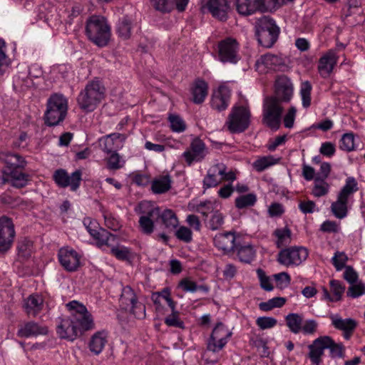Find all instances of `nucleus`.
<instances>
[{"instance_id":"nucleus-22","label":"nucleus","mask_w":365,"mask_h":365,"mask_svg":"<svg viewBox=\"0 0 365 365\" xmlns=\"http://www.w3.org/2000/svg\"><path fill=\"white\" fill-rule=\"evenodd\" d=\"M331 341V337L323 336L314 339L311 345L309 346V356L311 361L314 365H319L322 361V356L324 351L329 346Z\"/></svg>"},{"instance_id":"nucleus-12","label":"nucleus","mask_w":365,"mask_h":365,"mask_svg":"<svg viewBox=\"0 0 365 365\" xmlns=\"http://www.w3.org/2000/svg\"><path fill=\"white\" fill-rule=\"evenodd\" d=\"M308 251L303 247H292L282 250L277 255V262L286 267L301 264L308 257Z\"/></svg>"},{"instance_id":"nucleus-1","label":"nucleus","mask_w":365,"mask_h":365,"mask_svg":"<svg viewBox=\"0 0 365 365\" xmlns=\"http://www.w3.org/2000/svg\"><path fill=\"white\" fill-rule=\"evenodd\" d=\"M0 162L4 165L2 169L4 182L17 188L24 187L28 184L29 176L23 172L27 165L24 156L15 152L1 150Z\"/></svg>"},{"instance_id":"nucleus-31","label":"nucleus","mask_w":365,"mask_h":365,"mask_svg":"<svg viewBox=\"0 0 365 365\" xmlns=\"http://www.w3.org/2000/svg\"><path fill=\"white\" fill-rule=\"evenodd\" d=\"M333 326L340 330L345 331V338L349 339V334L356 327V322L351 319H342L337 314H331L329 317Z\"/></svg>"},{"instance_id":"nucleus-57","label":"nucleus","mask_w":365,"mask_h":365,"mask_svg":"<svg viewBox=\"0 0 365 365\" xmlns=\"http://www.w3.org/2000/svg\"><path fill=\"white\" fill-rule=\"evenodd\" d=\"M318 327L319 324L315 319H308L303 320L301 333L304 335L312 336L317 331Z\"/></svg>"},{"instance_id":"nucleus-18","label":"nucleus","mask_w":365,"mask_h":365,"mask_svg":"<svg viewBox=\"0 0 365 365\" xmlns=\"http://www.w3.org/2000/svg\"><path fill=\"white\" fill-rule=\"evenodd\" d=\"M58 257L61 266L68 272H74L80 267L81 256L70 247L61 248Z\"/></svg>"},{"instance_id":"nucleus-15","label":"nucleus","mask_w":365,"mask_h":365,"mask_svg":"<svg viewBox=\"0 0 365 365\" xmlns=\"http://www.w3.org/2000/svg\"><path fill=\"white\" fill-rule=\"evenodd\" d=\"M82 172L80 170H76L69 175L66 170L58 169L53 175V179L58 187H70L72 191H76L79 187Z\"/></svg>"},{"instance_id":"nucleus-52","label":"nucleus","mask_w":365,"mask_h":365,"mask_svg":"<svg viewBox=\"0 0 365 365\" xmlns=\"http://www.w3.org/2000/svg\"><path fill=\"white\" fill-rule=\"evenodd\" d=\"M151 6L161 13H169L173 9V0H150Z\"/></svg>"},{"instance_id":"nucleus-10","label":"nucleus","mask_w":365,"mask_h":365,"mask_svg":"<svg viewBox=\"0 0 365 365\" xmlns=\"http://www.w3.org/2000/svg\"><path fill=\"white\" fill-rule=\"evenodd\" d=\"M236 179L235 173L232 170H227V167L223 163L212 165L208 170L203 180V185L206 188L214 187L221 183L222 181L233 182Z\"/></svg>"},{"instance_id":"nucleus-43","label":"nucleus","mask_w":365,"mask_h":365,"mask_svg":"<svg viewBox=\"0 0 365 365\" xmlns=\"http://www.w3.org/2000/svg\"><path fill=\"white\" fill-rule=\"evenodd\" d=\"M171 314L165 318V324L168 327L184 329L185 324L180 317V312L176 309V305L173 308H170Z\"/></svg>"},{"instance_id":"nucleus-37","label":"nucleus","mask_w":365,"mask_h":365,"mask_svg":"<svg viewBox=\"0 0 365 365\" xmlns=\"http://www.w3.org/2000/svg\"><path fill=\"white\" fill-rule=\"evenodd\" d=\"M277 247L286 246L291 242V231L287 227L277 228L273 232Z\"/></svg>"},{"instance_id":"nucleus-55","label":"nucleus","mask_w":365,"mask_h":365,"mask_svg":"<svg viewBox=\"0 0 365 365\" xmlns=\"http://www.w3.org/2000/svg\"><path fill=\"white\" fill-rule=\"evenodd\" d=\"M339 148L346 152H351L355 148L354 136L353 133H345L339 142Z\"/></svg>"},{"instance_id":"nucleus-47","label":"nucleus","mask_w":365,"mask_h":365,"mask_svg":"<svg viewBox=\"0 0 365 365\" xmlns=\"http://www.w3.org/2000/svg\"><path fill=\"white\" fill-rule=\"evenodd\" d=\"M108 155V156L106 158L108 169L116 170L122 168L124 166L125 160L117 153V151L113 152Z\"/></svg>"},{"instance_id":"nucleus-20","label":"nucleus","mask_w":365,"mask_h":365,"mask_svg":"<svg viewBox=\"0 0 365 365\" xmlns=\"http://www.w3.org/2000/svg\"><path fill=\"white\" fill-rule=\"evenodd\" d=\"M206 146L203 141L197 138L193 139L189 149L182 153V157L188 165L194 162L201 161L206 155Z\"/></svg>"},{"instance_id":"nucleus-9","label":"nucleus","mask_w":365,"mask_h":365,"mask_svg":"<svg viewBox=\"0 0 365 365\" xmlns=\"http://www.w3.org/2000/svg\"><path fill=\"white\" fill-rule=\"evenodd\" d=\"M140 212L139 227L145 235H151L154 231V222L160 217V208L149 201H143L139 204Z\"/></svg>"},{"instance_id":"nucleus-49","label":"nucleus","mask_w":365,"mask_h":365,"mask_svg":"<svg viewBox=\"0 0 365 365\" xmlns=\"http://www.w3.org/2000/svg\"><path fill=\"white\" fill-rule=\"evenodd\" d=\"M285 303L286 299L284 297H278L259 303V307L263 312H269L274 308L282 307Z\"/></svg>"},{"instance_id":"nucleus-30","label":"nucleus","mask_w":365,"mask_h":365,"mask_svg":"<svg viewBox=\"0 0 365 365\" xmlns=\"http://www.w3.org/2000/svg\"><path fill=\"white\" fill-rule=\"evenodd\" d=\"M46 327H41L34 322H28L22 326L18 331V335L21 337H31L43 335L47 333Z\"/></svg>"},{"instance_id":"nucleus-2","label":"nucleus","mask_w":365,"mask_h":365,"mask_svg":"<svg viewBox=\"0 0 365 365\" xmlns=\"http://www.w3.org/2000/svg\"><path fill=\"white\" fill-rule=\"evenodd\" d=\"M292 93H273L263 101L262 123L272 129L277 130L282 123L283 105L289 102Z\"/></svg>"},{"instance_id":"nucleus-5","label":"nucleus","mask_w":365,"mask_h":365,"mask_svg":"<svg viewBox=\"0 0 365 365\" xmlns=\"http://www.w3.org/2000/svg\"><path fill=\"white\" fill-rule=\"evenodd\" d=\"M255 31L259 43L265 48H271L275 43L280 31L275 21L268 16L256 21Z\"/></svg>"},{"instance_id":"nucleus-48","label":"nucleus","mask_w":365,"mask_h":365,"mask_svg":"<svg viewBox=\"0 0 365 365\" xmlns=\"http://www.w3.org/2000/svg\"><path fill=\"white\" fill-rule=\"evenodd\" d=\"M257 196L254 193L240 195L235 199V206L238 209H243L255 205Z\"/></svg>"},{"instance_id":"nucleus-46","label":"nucleus","mask_w":365,"mask_h":365,"mask_svg":"<svg viewBox=\"0 0 365 365\" xmlns=\"http://www.w3.org/2000/svg\"><path fill=\"white\" fill-rule=\"evenodd\" d=\"M357 190L356 180L353 177H349L346 178L345 185L343 186L338 195L348 200L349 197Z\"/></svg>"},{"instance_id":"nucleus-59","label":"nucleus","mask_w":365,"mask_h":365,"mask_svg":"<svg viewBox=\"0 0 365 365\" xmlns=\"http://www.w3.org/2000/svg\"><path fill=\"white\" fill-rule=\"evenodd\" d=\"M256 324L262 329H269L277 324V320L272 317H259L256 319Z\"/></svg>"},{"instance_id":"nucleus-45","label":"nucleus","mask_w":365,"mask_h":365,"mask_svg":"<svg viewBox=\"0 0 365 365\" xmlns=\"http://www.w3.org/2000/svg\"><path fill=\"white\" fill-rule=\"evenodd\" d=\"M168 119L173 132L180 133L186 130V123L179 115L170 113Z\"/></svg>"},{"instance_id":"nucleus-27","label":"nucleus","mask_w":365,"mask_h":365,"mask_svg":"<svg viewBox=\"0 0 365 365\" xmlns=\"http://www.w3.org/2000/svg\"><path fill=\"white\" fill-rule=\"evenodd\" d=\"M103 93H80L77 101L80 108L86 111H93L100 103Z\"/></svg>"},{"instance_id":"nucleus-36","label":"nucleus","mask_w":365,"mask_h":365,"mask_svg":"<svg viewBox=\"0 0 365 365\" xmlns=\"http://www.w3.org/2000/svg\"><path fill=\"white\" fill-rule=\"evenodd\" d=\"M347 202L348 200L338 195L336 201L331 204V212L336 218L343 219L346 217Z\"/></svg>"},{"instance_id":"nucleus-6","label":"nucleus","mask_w":365,"mask_h":365,"mask_svg":"<svg viewBox=\"0 0 365 365\" xmlns=\"http://www.w3.org/2000/svg\"><path fill=\"white\" fill-rule=\"evenodd\" d=\"M250 111L245 106L232 107L225 126L231 133H240L247 130L250 123Z\"/></svg>"},{"instance_id":"nucleus-14","label":"nucleus","mask_w":365,"mask_h":365,"mask_svg":"<svg viewBox=\"0 0 365 365\" xmlns=\"http://www.w3.org/2000/svg\"><path fill=\"white\" fill-rule=\"evenodd\" d=\"M16 232L11 218L6 215L0 217V255L7 252L14 242Z\"/></svg>"},{"instance_id":"nucleus-61","label":"nucleus","mask_w":365,"mask_h":365,"mask_svg":"<svg viewBox=\"0 0 365 365\" xmlns=\"http://www.w3.org/2000/svg\"><path fill=\"white\" fill-rule=\"evenodd\" d=\"M32 242L28 239H24L19 242L17 249L19 255L23 257H27L31 255Z\"/></svg>"},{"instance_id":"nucleus-23","label":"nucleus","mask_w":365,"mask_h":365,"mask_svg":"<svg viewBox=\"0 0 365 365\" xmlns=\"http://www.w3.org/2000/svg\"><path fill=\"white\" fill-rule=\"evenodd\" d=\"M57 334L60 338L73 341L83 333L72 321L71 317H68L61 319L57 327Z\"/></svg>"},{"instance_id":"nucleus-51","label":"nucleus","mask_w":365,"mask_h":365,"mask_svg":"<svg viewBox=\"0 0 365 365\" xmlns=\"http://www.w3.org/2000/svg\"><path fill=\"white\" fill-rule=\"evenodd\" d=\"M14 88L20 91H26L28 90H36L37 87L31 78L26 77L23 79L18 78L14 82Z\"/></svg>"},{"instance_id":"nucleus-25","label":"nucleus","mask_w":365,"mask_h":365,"mask_svg":"<svg viewBox=\"0 0 365 365\" xmlns=\"http://www.w3.org/2000/svg\"><path fill=\"white\" fill-rule=\"evenodd\" d=\"M109 339L108 332L105 330L95 332L88 341L89 351L94 355L98 356L104 350Z\"/></svg>"},{"instance_id":"nucleus-16","label":"nucleus","mask_w":365,"mask_h":365,"mask_svg":"<svg viewBox=\"0 0 365 365\" xmlns=\"http://www.w3.org/2000/svg\"><path fill=\"white\" fill-rule=\"evenodd\" d=\"M120 300L126 309H130L136 318L145 317V306L138 302L136 295L130 287L126 286L123 288Z\"/></svg>"},{"instance_id":"nucleus-58","label":"nucleus","mask_w":365,"mask_h":365,"mask_svg":"<svg viewBox=\"0 0 365 365\" xmlns=\"http://www.w3.org/2000/svg\"><path fill=\"white\" fill-rule=\"evenodd\" d=\"M111 252L116 258L121 260H129L133 256L131 250L124 246L114 247L111 249Z\"/></svg>"},{"instance_id":"nucleus-38","label":"nucleus","mask_w":365,"mask_h":365,"mask_svg":"<svg viewBox=\"0 0 365 365\" xmlns=\"http://www.w3.org/2000/svg\"><path fill=\"white\" fill-rule=\"evenodd\" d=\"M165 228L173 230L178 225V219L175 213L172 210H165L163 212L160 211V217Z\"/></svg>"},{"instance_id":"nucleus-62","label":"nucleus","mask_w":365,"mask_h":365,"mask_svg":"<svg viewBox=\"0 0 365 365\" xmlns=\"http://www.w3.org/2000/svg\"><path fill=\"white\" fill-rule=\"evenodd\" d=\"M257 274L259 278L261 287L266 291H272L273 289V286L271 279L266 275L265 272L262 269H257Z\"/></svg>"},{"instance_id":"nucleus-64","label":"nucleus","mask_w":365,"mask_h":365,"mask_svg":"<svg viewBox=\"0 0 365 365\" xmlns=\"http://www.w3.org/2000/svg\"><path fill=\"white\" fill-rule=\"evenodd\" d=\"M277 282V287L279 288H285L288 287L291 282V277L287 272H280L273 275Z\"/></svg>"},{"instance_id":"nucleus-19","label":"nucleus","mask_w":365,"mask_h":365,"mask_svg":"<svg viewBox=\"0 0 365 365\" xmlns=\"http://www.w3.org/2000/svg\"><path fill=\"white\" fill-rule=\"evenodd\" d=\"M126 136L124 134L113 133L101 137L99 147L106 154H110L121 149L123 146Z\"/></svg>"},{"instance_id":"nucleus-50","label":"nucleus","mask_w":365,"mask_h":365,"mask_svg":"<svg viewBox=\"0 0 365 365\" xmlns=\"http://www.w3.org/2000/svg\"><path fill=\"white\" fill-rule=\"evenodd\" d=\"M348 257L344 252L336 251L331 257V262L336 271H341L346 267Z\"/></svg>"},{"instance_id":"nucleus-53","label":"nucleus","mask_w":365,"mask_h":365,"mask_svg":"<svg viewBox=\"0 0 365 365\" xmlns=\"http://www.w3.org/2000/svg\"><path fill=\"white\" fill-rule=\"evenodd\" d=\"M333 300L338 302L341 299L345 290V286L339 280L332 279L329 282Z\"/></svg>"},{"instance_id":"nucleus-35","label":"nucleus","mask_w":365,"mask_h":365,"mask_svg":"<svg viewBox=\"0 0 365 365\" xmlns=\"http://www.w3.org/2000/svg\"><path fill=\"white\" fill-rule=\"evenodd\" d=\"M229 93H212L211 97V106L219 111L225 110L230 103Z\"/></svg>"},{"instance_id":"nucleus-7","label":"nucleus","mask_w":365,"mask_h":365,"mask_svg":"<svg viewBox=\"0 0 365 365\" xmlns=\"http://www.w3.org/2000/svg\"><path fill=\"white\" fill-rule=\"evenodd\" d=\"M66 307L70 312L71 319L83 333L94 329L93 318L83 304L73 300L68 302Z\"/></svg>"},{"instance_id":"nucleus-42","label":"nucleus","mask_w":365,"mask_h":365,"mask_svg":"<svg viewBox=\"0 0 365 365\" xmlns=\"http://www.w3.org/2000/svg\"><path fill=\"white\" fill-rule=\"evenodd\" d=\"M329 191V185L324 179L316 176L314 181V185L312 193L314 197H320L328 194Z\"/></svg>"},{"instance_id":"nucleus-63","label":"nucleus","mask_w":365,"mask_h":365,"mask_svg":"<svg viewBox=\"0 0 365 365\" xmlns=\"http://www.w3.org/2000/svg\"><path fill=\"white\" fill-rule=\"evenodd\" d=\"M178 239L185 242H190L192 240V233L190 228L185 226H180L175 232Z\"/></svg>"},{"instance_id":"nucleus-44","label":"nucleus","mask_w":365,"mask_h":365,"mask_svg":"<svg viewBox=\"0 0 365 365\" xmlns=\"http://www.w3.org/2000/svg\"><path fill=\"white\" fill-rule=\"evenodd\" d=\"M237 254L241 262L250 263L255 256V251L251 245L247 244L240 246Z\"/></svg>"},{"instance_id":"nucleus-26","label":"nucleus","mask_w":365,"mask_h":365,"mask_svg":"<svg viewBox=\"0 0 365 365\" xmlns=\"http://www.w3.org/2000/svg\"><path fill=\"white\" fill-rule=\"evenodd\" d=\"M337 61L338 57L336 53L332 50L329 51L322 56L318 63V71L320 76L323 78L329 76Z\"/></svg>"},{"instance_id":"nucleus-56","label":"nucleus","mask_w":365,"mask_h":365,"mask_svg":"<svg viewBox=\"0 0 365 365\" xmlns=\"http://www.w3.org/2000/svg\"><path fill=\"white\" fill-rule=\"evenodd\" d=\"M346 294L351 298H357L365 294V284L361 281L351 284Z\"/></svg>"},{"instance_id":"nucleus-29","label":"nucleus","mask_w":365,"mask_h":365,"mask_svg":"<svg viewBox=\"0 0 365 365\" xmlns=\"http://www.w3.org/2000/svg\"><path fill=\"white\" fill-rule=\"evenodd\" d=\"M261 0H236V9L242 16H250L260 11Z\"/></svg>"},{"instance_id":"nucleus-33","label":"nucleus","mask_w":365,"mask_h":365,"mask_svg":"<svg viewBox=\"0 0 365 365\" xmlns=\"http://www.w3.org/2000/svg\"><path fill=\"white\" fill-rule=\"evenodd\" d=\"M151 299L155 306L156 309L161 307V302L164 300L167 302L170 308H173L176 302L171 297L170 291L168 288L163 289L161 292H155L152 294Z\"/></svg>"},{"instance_id":"nucleus-34","label":"nucleus","mask_w":365,"mask_h":365,"mask_svg":"<svg viewBox=\"0 0 365 365\" xmlns=\"http://www.w3.org/2000/svg\"><path fill=\"white\" fill-rule=\"evenodd\" d=\"M303 320V315L298 313H289L285 317L287 327L295 334L301 332Z\"/></svg>"},{"instance_id":"nucleus-60","label":"nucleus","mask_w":365,"mask_h":365,"mask_svg":"<svg viewBox=\"0 0 365 365\" xmlns=\"http://www.w3.org/2000/svg\"><path fill=\"white\" fill-rule=\"evenodd\" d=\"M296 116V108L294 106L289 107L283 117V123L284 127L289 129L292 128L294 127Z\"/></svg>"},{"instance_id":"nucleus-3","label":"nucleus","mask_w":365,"mask_h":365,"mask_svg":"<svg viewBox=\"0 0 365 365\" xmlns=\"http://www.w3.org/2000/svg\"><path fill=\"white\" fill-rule=\"evenodd\" d=\"M68 109V99L61 93H53L47 101L44 123L50 127L60 125L65 120Z\"/></svg>"},{"instance_id":"nucleus-54","label":"nucleus","mask_w":365,"mask_h":365,"mask_svg":"<svg viewBox=\"0 0 365 365\" xmlns=\"http://www.w3.org/2000/svg\"><path fill=\"white\" fill-rule=\"evenodd\" d=\"M11 63L6 54V46L4 41L0 40V75H3Z\"/></svg>"},{"instance_id":"nucleus-11","label":"nucleus","mask_w":365,"mask_h":365,"mask_svg":"<svg viewBox=\"0 0 365 365\" xmlns=\"http://www.w3.org/2000/svg\"><path fill=\"white\" fill-rule=\"evenodd\" d=\"M232 332L222 323H218L214 327L207 343V349L213 353L221 351L231 338Z\"/></svg>"},{"instance_id":"nucleus-39","label":"nucleus","mask_w":365,"mask_h":365,"mask_svg":"<svg viewBox=\"0 0 365 365\" xmlns=\"http://www.w3.org/2000/svg\"><path fill=\"white\" fill-rule=\"evenodd\" d=\"M132 20L128 16H124L118 21L117 33L123 39H128L131 36Z\"/></svg>"},{"instance_id":"nucleus-21","label":"nucleus","mask_w":365,"mask_h":365,"mask_svg":"<svg viewBox=\"0 0 365 365\" xmlns=\"http://www.w3.org/2000/svg\"><path fill=\"white\" fill-rule=\"evenodd\" d=\"M83 225L88 232L96 240L99 246L108 245L114 237L113 235L106 230L99 228L97 222L95 220H91L90 218H85L83 220Z\"/></svg>"},{"instance_id":"nucleus-28","label":"nucleus","mask_w":365,"mask_h":365,"mask_svg":"<svg viewBox=\"0 0 365 365\" xmlns=\"http://www.w3.org/2000/svg\"><path fill=\"white\" fill-rule=\"evenodd\" d=\"M43 301L41 294H32L24 299L23 307L29 315L36 316L42 310Z\"/></svg>"},{"instance_id":"nucleus-17","label":"nucleus","mask_w":365,"mask_h":365,"mask_svg":"<svg viewBox=\"0 0 365 365\" xmlns=\"http://www.w3.org/2000/svg\"><path fill=\"white\" fill-rule=\"evenodd\" d=\"M201 10L211 14V15L222 21L227 19V12L230 9L228 0H200Z\"/></svg>"},{"instance_id":"nucleus-4","label":"nucleus","mask_w":365,"mask_h":365,"mask_svg":"<svg viewBox=\"0 0 365 365\" xmlns=\"http://www.w3.org/2000/svg\"><path fill=\"white\" fill-rule=\"evenodd\" d=\"M86 35L95 45L104 47L110 39V26L104 17L91 16L86 21Z\"/></svg>"},{"instance_id":"nucleus-13","label":"nucleus","mask_w":365,"mask_h":365,"mask_svg":"<svg viewBox=\"0 0 365 365\" xmlns=\"http://www.w3.org/2000/svg\"><path fill=\"white\" fill-rule=\"evenodd\" d=\"M218 57L222 63H237L240 59L239 43L232 38H226L218 43Z\"/></svg>"},{"instance_id":"nucleus-24","label":"nucleus","mask_w":365,"mask_h":365,"mask_svg":"<svg viewBox=\"0 0 365 365\" xmlns=\"http://www.w3.org/2000/svg\"><path fill=\"white\" fill-rule=\"evenodd\" d=\"M213 242L217 249L227 254L236 247V235L232 232L219 233L215 235Z\"/></svg>"},{"instance_id":"nucleus-40","label":"nucleus","mask_w":365,"mask_h":365,"mask_svg":"<svg viewBox=\"0 0 365 365\" xmlns=\"http://www.w3.org/2000/svg\"><path fill=\"white\" fill-rule=\"evenodd\" d=\"M274 91H292L294 85L292 80L286 75H277L274 82Z\"/></svg>"},{"instance_id":"nucleus-41","label":"nucleus","mask_w":365,"mask_h":365,"mask_svg":"<svg viewBox=\"0 0 365 365\" xmlns=\"http://www.w3.org/2000/svg\"><path fill=\"white\" fill-rule=\"evenodd\" d=\"M171 180L168 175L155 178L152 182V190L154 193L160 194L168 191L170 188Z\"/></svg>"},{"instance_id":"nucleus-8","label":"nucleus","mask_w":365,"mask_h":365,"mask_svg":"<svg viewBox=\"0 0 365 365\" xmlns=\"http://www.w3.org/2000/svg\"><path fill=\"white\" fill-rule=\"evenodd\" d=\"M255 66L260 73H267L269 71L286 72L292 68L289 58L269 53L261 56L257 60Z\"/></svg>"},{"instance_id":"nucleus-32","label":"nucleus","mask_w":365,"mask_h":365,"mask_svg":"<svg viewBox=\"0 0 365 365\" xmlns=\"http://www.w3.org/2000/svg\"><path fill=\"white\" fill-rule=\"evenodd\" d=\"M280 160L279 158H274L273 155H267L259 157L252 163L253 168L259 173H261L266 169L277 165Z\"/></svg>"}]
</instances>
